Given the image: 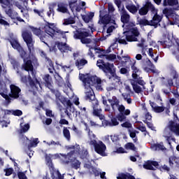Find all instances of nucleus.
Masks as SVG:
<instances>
[{"label": "nucleus", "instance_id": "obj_36", "mask_svg": "<svg viewBox=\"0 0 179 179\" xmlns=\"http://www.w3.org/2000/svg\"><path fill=\"white\" fill-rule=\"evenodd\" d=\"M10 44L11 45L13 48H14V50H17V51L19 50L20 48H21V47H22V45H20L19 41H17V40H16V39H12L10 41Z\"/></svg>", "mask_w": 179, "mask_h": 179}, {"label": "nucleus", "instance_id": "obj_34", "mask_svg": "<svg viewBox=\"0 0 179 179\" xmlns=\"http://www.w3.org/2000/svg\"><path fill=\"white\" fill-rule=\"evenodd\" d=\"M138 22L140 26H152V21L148 20V19H146L145 17L140 18L138 20Z\"/></svg>", "mask_w": 179, "mask_h": 179}, {"label": "nucleus", "instance_id": "obj_59", "mask_svg": "<svg viewBox=\"0 0 179 179\" xmlns=\"http://www.w3.org/2000/svg\"><path fill=\"white\" fill-rule=\"evenodd\" d=\"M78 2V0H76L74 1H70L69 2V6L71 9V10H72V12H73L75 10V8H76V3Z\"/></svg>", "mask_w": 179, "mask_h": 179}, {"label": "nucleus", "instance_id": "obj_28", "mask_svg": "<svg viewBox=\"0 0 179 179\" xmlns=\"http://www.w3.org/2000/svg\"><path fill=\"white\" fill-rule=\"evenodd\" d=\"M94 50L95 51V54H99L98 58H103L107 55V51L103 48L94 47Z\"/></svg>", "mask_w": 179, "mask_h": 179}, {"label": "nucleus", "instance_id": "obj_47", "mask_svg": "<svg viewBox=\"0 0 179 179\" xmlns=\"http://www.w3.org/2000/svg\"><path fill=\"white\" fill-rule=\"evenodd\" d=\"M102 103L103 106H106V108H105L106 112L111 111V106L107 103V100L106 99V96H102Z\"/></svg>", "mask_w": 179, "mask_h": 179}, {"label": "nucleus", "instance_id": "obj_13", "mask_svg": "<svg viewBox=\"0 0 179 179\" xmlns=\"http://www.w3.org/2000/svg\"><path fill=\"white\" fill-rule=\"evenodd\" d=\"M161 80L162 82L163 86H166V87L168 88L162 89V93H164V94H166V96L170 95V92H171V87L174 86V83L173 82L172 78H167L166 82V78L164 77H162Z\"/></svg>", "mask_w": 179, "mask_h": 179}, {"label": "nucleus", "instance_id": "obj_21", "mask_svg": "<svg viewBox=\"0 0 179 179\" xmlns=\"http://www.w3.org/2000/svg\"><path fill=\"white\" fill-rule=\"evenodd\" d=\"M163 19V15H159L158 14H155L152 20H150L151 24L155 29L157 28L158 26H160V22Z\"/></svg>", "mask_w": 179, "mask_h": 179}, {"label": "nucleus", "instance_id": "obj_22", "mask_svg": "<svg viewBox=\"0 0 179 179\" xmlns=\"http://www.w3.org/2000/svg\"><path fill=\"white\" fill-rule=\"evenodd\" d=\"M144 69H145V71H147L148 72H149V71H150V72H152V73H156V71L154 70L155 64H153V63H152V62L150 61V59H149V58L146 59Z\"/></svg>", "mask_w": 179, "mask_h": 179}, {"label": "nucleus", "instance_id": "obj_4", "mask_svg": "<svg viewBox=\"0 0 179 179\" xmlns=\"http://www.w3.org/2000/svg\"><path fill=\"white\" fill-rule=\"evenodd\" d=\"M71 27L76 29V31H73V38H75V40H80L82 44H90V43H92V39L87 38L90 36L89 32L78 29V26L76 25H71Z\"/></svg>", "mask_w": 179, "mask_h": 179}, {"label": "nucleus", "instance_id": "obj_7", "mask_svg": "<svg viewBox=\"0 0 179 179\" xmlns=\"http://www.w3.org/2000/svg\"><path fill=\"white\" fill-rule=\"evenodd\" d=\"M80 80H82L85 88L90 87V86H94V85H98V86L101 85V78L97 77V76L86 77V75L81 74L80 76Z\"/></svg>", "mask_w": 179, "mask_h": 179}, {"label": "nucleus", "instance_id": "obj_8", "mask_svg": "<svg viewBox=\"0 0 179 179\" xmlns=\"http://www.w3.org/2000/svg\"><path fill=\"white\" fill-rule=\"evenodd\" d=\"M22 37L27 45L29 54H33L34 51V41L33 40V34L31 31L26 29L22 31Z\"/></svg>", "mask_w": 179, "mask_h": 179}, {"label": "nucleus", "instance_id": "obj_6", "mask_svg": "<svg viewBox=\"0 0 179 179\" xmlns=\"http://www.w3.org/2000/svg\"><path fill=\"white\" fill-rule=\"evenodd\" d=\"M76 153L75 150L70 151L66 154H61V156L64 157V159H68L69 160L66 161V164H69L71 163V169H74L75 170H78L80 169V165L82 162L79 161L76 157H73V155Z\"/></svg>", "mask_w": 179, "mask_h": 179}, {"label": "nucleus", "instance_id": "obj_46", "mask_svg": "<svg viewBox=\"0 0 179 179\" xmlns=\"http://www.w3.org/2000/svg\"><path fill=\"white\" fill-rule=\"evenodd\" d=\"M63 135H64V138H66V139H67V141H71V132L69 131L68 128L64 127Z\"/></svg>", "mask_w": 179, "mask_h": 179}, {"label": "nucleus", "instance_id": "obj_39", "mask_svg": "<svg viewBox=\"0 0 179 179\" xmlns=\"http://www.w3.org/2000/svg\"><path fill=\"white\" fill-rule=\"evenodd\" d=\"M126 8L130 13H132L133 15H135L138 12V8L136 7V6L131 4V5H127L126 6Z\"/></svg>", "mask_w": 179, "mask_h": 179}, {"label": "nucleus", "instance_id": "obj_32", "mask_svg": "<svg viewBox=\"0 0 179 179\" xmlns=\"http://www.w3.org/2000/svg\"><path fill=\"white\" fill-rule=\"evenodd\" d=\"M9 17H10L13 20H17V22H20V23H26V22H24V20H23V18L20 17L19 16V14H17V13H14L13 11H12V13L10 15H8Z\"/></svg>", "mask_w": 179, "mask_h": 179}, {"label": "nucleus", "instance_id": "obj_11", "mask_svg": "<svg viewBox=\"0 0 179 179\" xmlns=\"http://www.w3.org/2000/svg\"><path fill=\"white\" fill-rule=\"evenodd\" d=\"M43 83L46 87L50 90V92L55 94V97H59V91L52 89V78L50 74H46L43 76Z\"/></svg>", "mask_w": 179, "mask_h": 179}, {"label": "nucleus", "instance_id": "obj_55", "mask_svg": "<svg viewBox=\"0 0 179 179\" xmlns=\"http://www.w3.org/2000/svg\"><path fill=\"white\" fill-rule=\"evenodd\" d=\"M174 162H177L176 158H173V156L169 157V164L171 167V169L176 168V165H174Z\"/></svg>", "mask_w": 179, "mask_h": 179}, {"label": "nucleus", "instance_id": "obj_24", "mask_svg": "<svg viewBox=\"0 0 179 179\" xmlns=\"http://www.w3.org/2000/svg\"><path fill=\"white\" fill-rule=\"evenodd\" d=\"M130 20H131V16L129 15V14H128L127 10H124L123 8V12H122V14L121 15V18H120L122 23H123V24H128V23H129Z\"/></svg>", "mask_w": 179, "mask_h": 179}, {"label": "nucleus", "instance_id": "obj_12", "mask_svg": "<svg viewBox=\"0 0 179 179\" xmlns=\"http://www.w3.org/2000/svg\"><path fill=\"white\" fill-rule=\"evenodd\" d=\"M168 128L171 132L179 136V119L177 115H175L173 120L169 122Z\"/></svg>", "mask_w": 179, "mask_h": 179}, {"label": "nucleus", "instance_id": "obj_33", "mask_svg": "<svg viewBox=\"0 0 179 179\" xmlns=\"http://www.w3.org/2000/svg\"><path fill=\"white\" fill-rule=\"evenodd\" d=\"M45 61L49 65L48 66V68L50 73H54V71H55V67H54V62L52 60H51V59H50V57H46Z\"/></svg>", "mask_w": 179, "mask_h": 179}, {"label": "nucleus", "instance_id": "obj_38", "mask_svg": "<svg viewBox=\"0 0 179 179\" xmlns=\"http://www.w3.org/2000/svg\"><path fill=\"white\" fill-rule=\"evenodd\" d=\"M75 23H76L75 17H69V18H66L64 20L63 24L64 26H68L69 24H75Z\"/></svg>", "mask_w": 179, "mask_h": 179}, {"label": "nucleus", "instance_id": "obj_18", "mask_svg": "<svg viewBox=\"0 0 179 179\" xmlns=\"http://www.w3.org/2000/svg\"><path fill=\"white\" fill-rule=\"evenodd\" d=\"M85 100H89L90 101H94V103H96V95H94V92L92 87H87V90L85 92Z\"/></svg>", "mask_w": 179, "mask_h": 179}, {"label": "nucleus", "instance_id": "obj_43", "mask_svg": "<svg viewBox=\"0 0 179 179\" xmlns=\"http://www.w3.org/2000/svg\"><path fill=\"white\" fill-rule=\"evenodd\" d=\"M30 29H31V31L33 32V34H35V36H37L38 37H39L41 35V34L43 33V31H41V29H40V28L30 27Z\"/></svg>", "mask_w": 179, "mask_h": 179}, {"label": "nucleus", "instance_id": "obj_40", "mask_svg": "<svg viewBox=\"0 0 179 179\" xmlns=\"http://www.w3.org/2000/svg\"><path fill=\"white\" fill-rule=\"evenodd\" d=\"M129 33L133 36L134 37H136L138 38L139 36V31L138 30V28L134 27V28H129Z\"/></svg>", "mask_w": 179, "mask_h": 179}, {"label": "nucleus", "instance_id": "obj_9", "mask_svg": "<svg viewBox=\"0 0 179 179\" xmlns=\"http://www.w3.org/2000/svg\"><path fill=\"white\" fill-rule=\"evenodd\" d=\"M52 27H54V23L46 22L44 26V30H45V33H47V34L48 36H50L52 37V38H54V37H55V34H57V33L58 34H60V36L62 37V38H65V37H66V35L65 34L64 31H61V29H57L56 31Z\"/></svg>", "mask_w": 179, "mask_h": 179}, {"label": "nucleus", "instance_id": "obj_37", "mask_svg": "<svg viewBox=\"0 0 179 179\" xmlns=\"http://www.w3.org/2000/svg\"><path fill=\"white\" fill-rule=\"evenodd\" d=\"M17 52H19L21 58L23 59V62H25L26 59H27V52L24 50L23 47L20 48Z\"/></svg>", "mask_w": 179, "mask_h": 179}, {"label": "nucleus", "instance_id": "obj_29", "mask_svg": "<svg viewBox=\"0 0 179 179\" xmlns=\"http://www.w3.org/2000/svg\"><path fill=\"white\" fill-rule=\"evenodd\" d=\"M87 64V60L85 59H77L75 62L76 66L80 70L83 69V66Z\"/></svg>", "mask_w": 179, "mask_h": 179}, {"label": "nucleus", "instance_id": "obj_5", "mask_svg": "<svg viewBox=\"0 0 179 179\" xmlns=\"http://www.w3.org/2000/svg\"><path fill=\"white\" fill-rule=\"evenodd\" d=\"M89 136L90 139L89 143L90 146H94V150L98 153V155H100L101 156H106V150L107 149V147L104 143H103V141H99V143H97V141L95 140V134L90 136V133H89Z\"/></svg>", "mask_w": 179, "mask_h": 179}, {"label": "nucleus", "instance_id": "obj_20", "mask_svg": "<svg viewBox=\"0 0 179 179\" xmlns=\"http://www.w3.org/2000/svg\"><path fill=\"white\" fill-rule=\"evenodd\" d=\"M56 99L59 100L62 104L66 106L67 108H72V106H73L72 101H71L68 98L62 96V95H61V92H59V96H56Z\"/></svg>", "mask_w": 179, "mask_h": 179}, {"label": "nucleus", "instance_id": "obj_63", "mask_svg": "<svg viewBox=\"0 0 179 179\" xmlns=\"http://www.w3.org/2000/svg\"><path fill=\"white\" fill-rule=\"evenodd\" d=\"M80 110L83 117H85L86 118H87V117H89V113H87L86 107L80 108Z\"/></svg>", "mask_w": 179, "mask_h": 179}, {"label": "nucleus", "instance_id": "obj_45", "mask_svg": "<svg viewBox=\"0 0 179 179\" xmlns=\"http://www.w3.org/2000/svg\"><path fill=\"white\" fill-rule=\"evenodd\" d=\"M117 43H119V44H123L124 45H127L128 44V42H127V41L125 39H122V38L118 39V38H115L114 39V42L112 44V45H115V44H117Z\"/></svg>", "mask_w": 179, "mask_h": 179}, {"label": "nucleus", "instance_id": "obj_2", "mask_svg": "<svg viewBox=\"0 0 179 179\" xmlns=\"http://www.w3.org/2000/svg\"><path fill=\"white\" fill-rule=\"evenodd\" d=\"M10 92L8 94V88L6 87V84L0 85V96H1L3 99H5L8 104L11 103L12 99L13 100L19 99V97H20V93L22 92L20 87L14 84H11L10 85Z\"/></svg>", "mask_w": 179, "mask_h": 179}, {"label": "nucleus", "instance_id": "obj_41", "mask_svg": "<svg viewBox=\"0 0 179 179\" xmlns=\"http://www.w3.org/2000/svg\"><path fill=\"white\" fill-rule=\"evenodd\" d=\"M47 161V165L48 166L50 171H54L55 169V167H54V164H52V159H51V157H46Z\"/></svg>", "mask_w": 179, "mask_h": 179}, {"label": "nucleus", "instance_id": "obj_10", "mask_svg": "<svg viewBox=\"0 0 179 179\" xmlns=\"http://www.w3.org/2000/svg\"><path fill=\"white\" fill-rule=\"evenodd\" d=\"M149 10L152 13H156V12H157L152 2L147 1L145 4L138 10V13L140 16H145V15H148Z\"/></svg>", "mask_w": 179, "mask_h": 179}, {"label": "nucleus", "instance_id": "obj_56", "mask_svg": "<svg viewBox=\"0 0 179 179\" xmlns=\"http://www.w3.org/2000/svg\"><path fill=\"white\" fill-rule=\"evenodd\" d=\"M164 110H166V107L164 106H155L154 108L155 113H157V114L163 113Z\"/></svg>", "mask_w": 179, "mask_h": 179}, {"label": "nucleus", "instance_id": "obj_25", "mask_svg": "<svg viewBox=\"0 0 179 179\" xmlns=\"http://www.w3.org/2000/svg\"><path fill=\"white\" fill-rule=\"evenodd\" d=\"M135 64H136V62L134 60V62L131 64V69L132 70L131 76L133 79H138V73L139 72V69L135 66Z\"/></svg>", "mask_w": 179, "mask_h": 179}, {"label": "nucleus", "instance_id": "obj_1", "mask_svg": "<svg viewBox=\"0 0 179 179\" xmlns=\"http://www.w3.org/2000/svg\"><path fill=\"white\" fill-rule=\"evenodd\" d=\"M108 101L110 103V107L113 110H115V106L117 107L119 113L116 117H113L110 121L104 120L102 122L103 127H117V125H120V122L127 121V116L130 115L131 110L125 109V106L124 105H120V99H117L115 96H112V99H108Z\"/></svg>", "mask_w": 179, "mask_h": 179}, {"label": "nucleus", "instance_id": "obj_48", "mask_svg": "<svg viewBox=\"0 0 179 179\" xmlns=\"http://www.w3.org/2000/svg\"><path fill=\"white\" fill-rule=\"evenodd\" d=\"M163 14L165 15L166 17H169V16H171L174 13V10H173L171 8H164L163 10Z\"/></svg>", "mask_w": 179, "mask_h": 179}, {"label": "nucleus", "instance_id": "obj_35", "mask_svg": "<svg viewBox=\"0 0 179 179\" xmlns=\"http://www.w3.org/2000/svg\"><path fill=\"white\" fill-rule=\"evenodd\" d=\"M117 179H135V176L131 175V173L128 172L126 173H122L119 174Z\"/></svg>", "mask_w": 179, "mask_h": 179}, {"label": "nucleus", "instance_id": "obj_44", "mask_svg": "<svg viewBox=\"0 0 179 179\" xmlns=\"http://www.w3.org/2000/svg\"><path fill=\"white\" fill-rule=\"evenodd\" d=\"M132 83L136 85H140V86H145V85H146V83H145V81L142 80V78L139 76L137 77L136 79H134Z\"/></svg>", "mask_w": 179, "mask_h": 179}, {"label": "nucleus", "instance_id": "obj_49", "mask_svg": "<svg viewBox=\"0 0 179 179\" xmlns=\"http://www.w3.org/2000/svg\"><path fill=\"white\" fill-rule=\"evenodd\" d=\"M38 138H35L33 141H29V144H28V149H31V148H36L38 145Z\"/></svg>", "mask_w": 179, "mask_h": 179}, {"label": "nucleus", "instance_id": "obj_51", "mask_svg": "<svg viewBox=\"0 0 179 179\" xmlns=\"http://www.w3.org/2000/svg\"><path fill=\"white\" fill-rule=\"evenodd\" d=\"M17 73H18V75H20V80H21L22 83H27V80H29V78H27V76L23 75V73H22L20 71H17Z\"/></svg>", "mask_w": 179, "mask_h": 179}, {"label": "nucleus", "instance_id": "obj_53", "mask_svg": "<svg viewBox=\"0 0 179 179\" xmlns=\"http://www.w3.org/2000/svg\"><path fill=\"white\" fill-rule=\"evenodd\" d=\"M90 173L94 174L95 177H99L100 176V172L96 169L94 166H90Z\"/></svg>", "mask_w": 179, "mask_h": 179}, {"label": "nucleus", "instance_id": "obj_61", "mask_svg": "<svg viewBox=\"0 0 179 179\" xmlns=\"http://www.w3.org/2000/svg\"><path fill=\"white\" fill-rule=\"evenodd\" d=\"M123 60H121L122 64H123V65H127V62H132V61H131V57H129V56H123L122 57Z\"/></svg>", "mask_w": 179, "mask_h": 179}, {"label": "nucleus", "instance_id": "obj_16", "mask_svg": "<svg viewBox=\"0 0 179 179\" xmlns=\"http://www.w3.org/2000/svg\"><path fill=\"white\" fill-rule=\"evenodd\" d=\"M22 69H24V71L27 72H31L32 76H36V75H34V66H33L31 59L25 60L22 65Z\"/></svg>", "mask_w": 179, "mask_h": 179}, {"label": "nucleus", "instance_id": "obj_58", "mask_svg": "<svg viewBox=\"0 0 179 179\" xmlns=\"http://www.w3.org/2000/svg\"><path fill=\"white\" fill-rule=\"evenodd\" d=\"M120 73L121 75H125L126 76H129V70L125 67H122L120 69Z\"/></svg>", "mask_w": 179, "mask_h": 179}, {"label": "nucleus", "instance_id": "obj_17", "mask_svg": "<svg viewBox=\"0 0 179 179\" xmlns=\"http://www.w3.org/2000/svg\"><path fill=\"white\" fill-rule=\"evenodd\" d=\"M93 112L92 114L95 117H99L100 120L104 118V115H101V108L98 109L99 107V101H95V103H92Z\"/></svg>", "mask_w": 179, "mask_h": 179}, {"label": "nucleus", "instance_id": "obj_26", "mask_svg": "<svg viewBox=\"0 0 179 179\" xmlns=\"http://www.w3.org/2000/svg\"><path fill=\"white\" fill-rule=\"evenodd\" d=\"M124 34L125 36V41L128 43H134L138 41V38L134 36L129 34V31H124Z\"/></svg>", "mask_w": 179, "mask_h": 179}, {"label": "nucleus", "instance_id": "obj_62", "mask_svg": "<svg viewBox=\"0 0 179 179\" xmlns=\"http://www.w3.org/2000/svg\"><path fill=\"white\" fill-rule=\"evenodd\" d=\"M121 127H122V128H132V124H131L129 121L125 120V122L122 123Z\"/></svg>", "mask_w": 179, "mask_h": 179}, {"label": "nucleus", "instance_id": "obj_52", "mask_svg": "<svg viewBox=\"0 0 179 179\" xmlns=\"http://www.w3.org/2000/svg\"><path fill=\"white\" fill-rule=\"evenodd\" d=\"M154 148H155L156 150H166V147H164L163 142L155 144Z\"/></svg>", "mask_w": 179, "mask_h": 179}, {"label": "nucleus", "instance_id": "obj_15", "mask_svg": "<svg viewBox=\"0 0 179 179\" xmlns=\"http://www.w3.org/2000/svg\"><path fill=\"white\" fill-rule=\"evenodd\" d=\"M143 167L145 170H152V171H155L159 169V162L153 160H148L144 162Z\"/></svg>", "mask_w": 179, "mask_h": 179}, {"label": "nucleus", "instance_id": "obj_30", "mask_svg": "<svg viewBox=\"0 0 179 179\" xmlns=\"http://www.w3.org/2000/svg\"><path fill=\"white\" fill-rule=\"evenodd\" d=\"M47 32H45V30L42 31L41 35H39V38L42 43H44L45 45H48V43H47L46 41H48V38H50V35H47Z\"/></svg>", "mask_w": 179, "mask_h": 179}, {"label": "nucleus", "instance_id": "obj_50", "mask_svg": "<svg viewBox=\"0 0 179 179\" xmlns=\"http://www.w3.org/2000/svg\"><path fill=\"white\" fill-rule=\"evenodd\" d=\"M125 149H127V150H134V152H135V150H136V147H135V144H134L133 143H127L125 145H124Z\"/></svg>", "mask_w": 179, "mask_h": 179}, {"label": "nucleus", "instance_id": "obj_60", "mask_svg": "<svg viewBox=\"0 0 179 179\" xmlns=\"http://www.w3.org/2000/svg\"><path fill=\"white\" fill-rule=\"evenodd\" d=\"M54 173V176H55V174L57 176V177L55 179H64V176H62V174H61V173L59 172V171L57 170V169H54L53 171Z\"/></svg>", "mask_w": 179, "mask_h": 179}, {"label": "nucleus", "instance_id": "obj_64", "mask_svg": "<svg viewBox=\"0 0 179 179\" xmlns=\"http://www.w3.org/2000/svg\"><path fill=\"white\" fill-rule=\"evenodd\" d=\"M17 177L19 179H27V176H26V173L24 172H18Z\"/></svg>", "mask_w": 179, "mask_h": 179}, {"label": "nucleus", "instance_id": "obj_19", "mask_svg": "<svg viewBox=\"0 0 179 179\" xmlns=\"http://www.w3.org/2000/svg\"><path fill=\"white\" fill-rule=\"evenodd\" d=\"M99 23L105 25L110 24V23L112 24H115V20H113L111 15L108 14L107 15L103 16L101 19H99Z\"/></svg>", "mask_w": 179, "mask_h": 179}, {"label": "nucleus", "instance_id": "obj_54", "mask_svg": "<svg viewBox=\"0 0 179 179\" xmlns=\"http://www.w3.org/2000/svg\"><path fill=\"white\" fill-rule=\"evenodd\" d=\"M50 171V176L48 172L45 173V176L43 177V179H55V175H54V171Z\"/></svg>", "mask_w": 179, "mask_h": 179}, {"label": "nucleus", "instance_id": "obj_23", "mask_svg": "<svg viewBox=\"0 0 179 179\" xmlns=\"http://www.w3.org/2000/svg\"><path fill=\"white\" fill-rule=\"evenodd\" d=\"M56 45H57V48L61 52H68V51H71V47L66 43L59 42L56 43Z\"/></svg>", "mask_w": 179, "mask_h": 179}, {"label": "nucleus", "instance_id": "obj_27", "mask_svg": "<svg viewBox=\"0 0 179 179\" xmlns=\"http://www.w3.org/2000/svg\"><path fill=\"white\" fill-rule=\"evenodd\" d=\"M57 12L61 13H68V4L65 3H59L57 4Z\"/></svg>", "mask_w": 179, "mask_h": 179}, {"label": "nucleus", "instance_id": "obj_57", "mask_svg": "<svg viewBox=\"0 0 179 179\" xmlns=\"http://www.w3.org/2000/svg\"><path fill=\"white\" fill-rule=\"evenodd\" d=\"M3 171L5 173V176L6 177H9V176H12L13 174V168H7L3 169Z\"/></svg>", "mask_w": 179, "mask_h": 179}, {"label": "nucleus", "instance_id": "obj_3", "mask_svg": "<svg viewBox=\"0 0 179 179\" xmlns=\"http://www.w3.org/2000/svg\"><path fill=\"white\" fill-rule=\"evenodd\" d=\"M96 66H98V68L101 69V71H103V72L106 75L110 73V76H108V79H113V78L114 80H116L118 85L122 83L121 82V78L117 76V73H115L114 64L106 62L103 59H99L96 61Z\"/></svg>", "mask_w": 179, "mask_h": 179}, {"label": "nucleus", "instance_id": "obj_42", "mask_svg": "<svg viewBox=\"0 0 179 179\" xmlns=\"http://www.w3.org/2000/svg\"><path fill=\"white\" fill-rule=\"evenodd\" d=\"M131 86L135 93H137V94H139V93H142V87L138 85V84H135L134 83L131 82Z\"/></svg>", "mask_w": 179, "mask_h": 179}, {"label": "nucleus", "instance_id": "obj_14", "mask_svg": "<svg viewBox=\"0 0 179 179\" xmlns=\"http://www.w3.org/2000/svg\"><path fill=\"white\" fill-rule=\"evenodd\" d=\"M0 3L4 5L3 8L6 9V15H12V12H13V0H0Z\"/></svg>", "mask_w": 179, "mask_h": 179}, {"label": "nucleus", "instance_id": "obj_31", "mask_svg": "<svg viewBox=\"0 0 179 179\" xmlns=\"http://www.w3.org/2000/svg\"><path fill=\"white\" fill-rule=\"evenodd\" d=\"M178 0H164L163 6H177Z\"/></svg>", "mask_w": 179, "mask_h": 179}]
</instances>
